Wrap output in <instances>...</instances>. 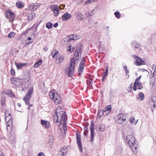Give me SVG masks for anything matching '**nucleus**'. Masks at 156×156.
<instances>
[{
	"label": "nucleus",
	"mask_w": 156,
	"mask_h": 156,
	"mask_svg": "<svg viewBox=\"0 0 156 156\" xmlns=\"http://www.w3.org/2000/svg\"><path fill=\"white\" fill-rule=\"evenodd\" d=\"M115 17L118 19H119L121 16V14L119 12L117 11L114 13Z\"/></svg>",
	"instance_id": "2f4dec72"
},
{
	"label": "nucleus",
	"mask_w": 156,
	"mask_h": 156,
	"mask_svg": "<svg viewBox=\"0 0 156 156\" xmlns=\"http://www.w3.org/2000/svg\"><path fill=\"white\" fill-rule=\"evenodd\" d=\"M52 55L53 57L54 58L55 57V55H56L54 53V51H53L52 52Z\"/></svg>",
	"instance_id": "680f3d73"
},
{
	"label": "nucleus",
	"mask_w": 156,
	"mask_h": 156,
	"mask_svg": "<svg viewBox=\"0 0 156 156\" xmlns=\"http://www.w3.org/2000/svg\"><path fill=\"white\" fill-rule=\"evenodd\" d=\"M6 125H7V129L8 131V127L10 126H12V119L11 118H9L8 122L6 123Z\"/></svg>",
	"instance_id": "4be33fe9"
},
{
	"label": "nucleus",
	"mask_w": 156,
	"mask_h": 156,
	"mask_svg": "<svg viewBox=\"0 0 156 156\" xmlns=\"http://www.w3.org/2000/svg\"><path fill=\"white\" fill-rule=\"evenodd\" d=\"M35 14L34 12H32L31 13H30L28 16L27 20L28 21H31L33 19L35 16Z\"/></svg>",
	"instance_id": "f3484780"
},
{
	"label": "nucleus",
	"mask_w": 156,
	"mask_h": 156,
	"mask_svg": "<svg viewBox=\"0 0 156 156\" xmlns=\"http://www.w3.org/2000/svg\"><path fill=\"white\" fill-rule=\"evenodd\" d=\"M5 99L4 98H2L1 100V105L2 106H3L5 105Z\"/></svg>",
	"instance_id": "f704fd0d"
},
{
	"label": "nucleus",
	"mask_w": 156,
	"mask_h": 156,
	"mask_svg": "<svg viewBox=\"0 0 156 156\" xmlns=\"http://www.w3.org/2000/svg\"><path fill=\"white\" fill-rule=\"evenodd\" d=\"M76 17L78 20H82L84 18V15L80 13H78L76 16Z\"/></svg>",
	"instance_id": "b1692460"
},
{
	"label": "nucleus",
	"mask_w": 156,
	"mask_h": 156,
	"mask_svg": "<svg viewBox=\"0 0 156 156\" xmlns=\"http://www.w3.org/2000/svg\"><path fill=\"white\" fill-rule=\"evenodd\" d=\"M83 46L82 44L79 46H77L76 48V54H78V53L79 54V53H80V54H81L83 51Z\"/></svg>",
	"instance_id": "a211bd4d"
},
{
	"label": "nucleus",
	"mask_w": 156,
	"mask_h": 156,
	"mask_svg": "<svg viewBox=\"0 0 156 156\" xmlns=\"http://www.w3.org/2000/svg\"><path fill=\"white\" fill-rule=\"evenodd\" d=\"M69 48H67V49L68 51H70V52H71L72 51V50H71V46H69Z\"/></svg>",
	"instance_id": "4d7b16f0"
},
{
	"label": "nucleus",
	"mask_w": 156,
	"mask_h": 156,
	"mask_svg": "<svg viewBox=\"0 0 156 156\" xmlns=\"http://www.w3.org/2000/svg\"><path fill=\"white\" fill-rule=\"evenodd\" d=\"M54 50L55 51V53H54V54H55L56 55L57 54H58V51L55 50Z\"/></svg>",
	"instance_id": "774afa93"
},
{
	"label": "nucleus",
	"mask_w": 156,
	"mask_h": 156,
	"mask_svg": "<svg viewBox=\"0 0 156 156\" xmlns=\"http://www.w3.org/2000/svg\"><path fill=\"white\" fill-rule=\"evenodd\" d=\"M33 90L30 89L26 96L23 98V100L26 104H29V101L30 99Z\"/></svg>",
	"instance_id": "1a4fd4ad"
},
{
	"label": "nucleus",
	"mask_w": 156,
	"mask_h": 156,
	"mask_svg": "<svg viewBox=\"0 0 156 156\" xmlns=\"http://www.w3.org/2000/svg\"><path fill=\"white\" fill-rule=\"evenodd\" d=\"M33 4L34 5V6L36 7L37 8L39 7L41 5L40 3H33Z\"/></svg>",
	"instance_id": "a18cd8bd"
},
{
	"label": "nucleus",
	"mask_w": 156,
	"mask_h": 156,
	"mask_svg": "<svg viewBox=\"0 0 156 156\" xmlns=\"http://www.w3.org/2000/svg\"><path fill=\"white\" fill-rule=\"evenodd\" d=\"M156 68V65L155 64H153L152 66V70Z\"/></svg>",
	"instance_id": "6e6d98bb"
},
{
	"label": "nucleus",
	"mask_w": 156,
	"mask_h": 156,
	"mask_svg": "<svg viewBox=\"0 0 156 156\" xmlns=\"http://www.w3.org/2000/svg\"><path fill=\"white\" fill-rule=\"evenodd\" d=\"M87 85L90 87H91L92 84V80L91 81H89L88 80H87Z\"/></svg>",
	"instance_id": "4c0bfd02"
},
{
	"label": "nucleus",
	"mask_w": 156,
	"mask_h": 156,
	"mask_svg": "<svg viewBox=\"0 0 156 156\" xmlns=\"http://www.w3.org/2000/svg\"><path fill=\"white\" fill-rule=\"evenodd\" d=\"M132 57L134 58H136V59H137V58H139L138 57L136 56L135 55H132Z\"/></svg>",
	"instance_id": "bf43d9fd"
},
{
	"label": "nucleus",
	"mask_w": 156,
	"mask_h": 156,
	"mask_svg": "<svg viewBox=\"0 0 156 156\" xmlns=\"http://www.w3.org/2000/svg\"><path fill=\"white\" fill-rule=\"evenodd\" d=\"M75 62L74 59H71L70 61L69 67L68 68V75L69 77H72L74 73Z\"/></svg>",
	"instance_id": "20e7f679"
},
{
	"label": "nucleus",
	"mask_w": 156,
	"mask_h": 156,
	"mask_svg": "<svg viewBox=\"0 0 156 156\" xmlns=\"http://www.w3.org/2000/svg\"><path fill=\"white\" fill-rule=\"evenodd\" d=\"M123 117L124 115L123 114H119L116 117V122L118 123L121 124L123 121H126V118H123Z\"/></svg>",
	"instance_id": "9d476101"
},
{
	"label": "nucleus",
	"mask_w": 156,
	"mask_h": 156,
	"mask_svg": "<svg viewBox=\"0 0 156 156\" xmlns=\"http://www.w3.org/2000/svg\"><path fill=\"white\" fill-rule=\"evenodd\" d=\"M85 59L84 57L82 58L78 68V73L79 75H80L83 72L85 66Z\"/></svg>",
	"instance_id": "423d86ee"
},
{
	"label": "nucleus",
	"mask_w": 156,
	"mask_h": 156,
	"mask_svg": "<svg viewBox=\"0 0 156 156\" xmlns=\"http://www.w3.org/2000/svg\"><path fill=\"white\" fill-rule=\"evenodd\" d=\"M59 109V111L61 113H63V112H62V109L60 108V107H59V108H57V109Z\"/></svg>",
	"instance_id": "5fc2aeb1"
},
{
	"label": "nucleus",
	"mask_w": 156,
	"mask_h": 156,
	"mask_svg": "<svg viewBox=\"0 0 156 156\" xmlns=\"http://www.w3.org/2000/svg\"><path fill=\"white\" fill-rule=\"evenodd\" d=\"M76 135L77 143L78 145V148L80 151L81 152L83 151V149L81 141V136L80 134L77 132H76Z\"/></svg>",
	"instance_id": "0eeeda50"
},
{
	"label": "nucleus",
	"mask_w": 156,
	"mask_h": 156,
	"mask_svg": "<svg viewBox=\"0 0 156 156\" xmlns=\"http://www.w3.org/2000/svg\"><path fill=\"white\" fill-rule=\"evenodd\" d=\"M94 124L93 121H92L90 122V141L92 142L94 140Z\"/></svg>",
	"instance_id": "6e6552de"
},
{
	"label": "nucleus",
	"mask_w": 156,
	"mask_h": 156,
	"mask_svg": "<svg viewBox=\"0 0 156 156\" xmlns=\"http://www.w3.org/2000/svg\"><path fill=\"white\" fill-rule=\"evenodd\" d=\"M15 64L18 69H21L27 65L26 63H18L16 62H15Z\"/></svg>",
	"instance_id": "2eb2a0df"
},
{
	"label": "nucleus",
	"mask_w": 156,
	"mask_h": 156,
	"mask_svg": "<svg viewBox=\"0 0 156 156\" xmlns=\"http://www.w3.org/2000/svg\"><path fill=\"white\" fill-rule=\"evenodd\" d=\"M10 118H11V117L10 114L5 113V121H6L7 120V119H8L9 120Z\"/></svg>",
	"instance_id": "473e14b6"
},
{
	"label": "nucleus",
	"mask_w": 156,
	"mask_h": 156,
	"mask_svg": "<svg viewBox=\"0 0 156 156\" xmlns=\"http://www.w3.org/2000/svg\"><path fill=\"white\" fill-rule=\"evenodd\" d=\"M105 112H106V111L105 110H101L100 111L98 112V115L100 117H101Z\"/></svg>",
	"instance_id": "cd10ccee"
},
{
	"label": "nucleus",
	"mask_w": 156,
	"mask_h": 156,
	"mask_svg": "<svg viewBox=\"0 0 156 156\" xmlns=\"http://www.w3.org/2000/svg\"><path fill=\"white\" fill-rule=\"evenodd\" d=\"M79 59V54H76V52L75 51V54L74 55V58H72L71 59H74V62H75L76 61V60H77Z\"/></svg>",
	"instance_id": "c85d7f7f"
},
{
	"label": "nucleus",
	"mask_w": 156,
	"mask_h": 156,
	"mask_svg": "<svg viewBox=\"0 0 156 156\" xmlns=\"http://www.w3.org/2000/svg\"><path fill=\"white\" fill-rule=\"evenodd\" d=\"M38 27V26H37L36 25H34L33 26L32 28H36V29Z\"/></svg>",
	"instance_id": "338daca9"
},
{
	"label": "nucleus",
	"mask_w": 156,
	"mask_h": 156,
	"mask_svg": "<svg viewBox=\"0 0 156 156\" xmlns=\"http://www.w3.org/2000/svg\"><path fill=\"white\" fill-rule=\"evenodd\" d=\"M57 119V118L56 117V116L54 115L53 118L54 121H55L56 122V120Z\"/></svg>",
	"instance_id": "052dcab7"
},
{
	"label": "nucleus",
	"mask_w": 156,
	"mask_h": 156,
	"mask_svg": "<svg viewBox=\"0 0 156 156\" xmlns=\"http://www.w3.org/2000/svg\"><path fill=\"white\" fill-rule=\"evenodd\" d=\"M106 75H104L103 77H102V81H104L105 79V77H106Z\"/></svg>",
	"instance_id": "e2e57ef3"
},
{
	"label": "nucleus",
	"mask_w": 156,
	"mask_h": 156,
	"mask_svg": "<svg viewBox=\"0 0 156 156\" xmlns=\"http://www.w3.org/2000/svg\"><path fill=\"white\" fill-rule=\"evenodd\" d=\"M16 35V34L13 32H11L7 35V37L9 38H12L14 37Z\"/></svg>",
	"instance_id": "bb28decb"
},
{
	"label": "nucleus",
	"mask_w": 156,
	"mask_h": 156,
	"mask_svg": "<svg viewBox=\"0 0 156 156\" xmlns=\"http://www.w3.org/2000/svg\"><path fill=\"white\" fill-rule=\"evenodd\" d=\"M10 73L12 75L14 76L15 74V70L13 69H11L10 70Z\"/></svg>",
	"instance_id": "c03bdc74"
},
{
	"label": "nucleus",
	"mask_w": 156,
	"mask_h": 156,
	"mask_svg": "<svg viewBox=\"0 0 156 156\" xmlns=\"http://www.w3.org/2000/svg\"><path fill=\"white\" fill-rule=\"evenodd\" d=\"M38 156H45L44 154L42 152H40L38 154Z\"/></svg>",
	"instance_id": "864d4df0"
},
{
	"label": "nucleus",
	"mask_w": 156,
	"mask_h": 156,
	"mask_svg": "<svg viewBox=\"0 0 156 156\" xmlns=\"http://www.w3.org/2000/svg\"><path fill=\"white\" fill-rule=\"evenodd\" d=\"M5 17L9 20L10 22H12L15 20V14L11 10H8L5 12Z\"/></svg>",
	"instance_id": "7ed1b4c3"
},
{
	"label": "nucleus",
	"mask_w": 156,
	"mask_h": 156,
	"mask_svg": "<svg viewBox=\"0 0 156 156\" xmlns=\"http://www.w3.org/2000/svg\"><path fill=\"white\" fill-rule=\"evenodd\" d=\"M135 119L134 117H132L129 120V122L133 124L134 123V124L136 125L137 123V121L138 120H137L136 123H135Z\"/></svg>",
	"instance_id": "c756f323"
},
{
	"label": "nucleus",
	"mask_w": 156,
	"mask_h": 156,
	"mask_svg": "<svg viewBox=\"0 0 156 156\" xmlns=\"http://www.w3.org/2000/svg\"><path fill=\"white\" fill-rule=\"evenodd\" d=\"M41 123L42 125H44V127L47 129H48L50 127V123L48 121L41 119Z\"/></svg>",
	"instance_id": "f8f14e48"
},
{
	"label": "nucleus",
	"mask_w": 156,
	"mask_h": 156,
	"mask_svg": "<svg viewBox=\"0 0 156 156\" xmlns=\"http://www.w3.org/2000/svg\"><path fill=\"white\" fill-rule=\"evenodd\" d=\"M136 63L137 64L136 65L140 66L144 64L145 62L144 60H143L142 58L139 57L138 58H137V59H136Z\"/></svg>",
	"instance_id": "dca6fc26"
},
{
	"label": "nucleus",
	"mask_w": 156,
	"mask_h": 156,
	"mask_svg": "<svg viewBox=\"0 0 156 156\" xmlns=\"http://www.w3.org/2000/svg\"><path fill=\"white\" fill-rule=\"evenodd\" d=\"M42 61L41 59L39 60L37 62L35 63L33 67L34 68L38 67L41 64Z\"/></svg>",
	"instance_id": "6ab92c4d"
},
{
	"label": "nucleus",
	"mask_w": 156,
	"mask_h": 156,
	"mask_svg": "<svg viewBox=\"0 0 156 156\" xmlns=\"http://www.w3.org/2000/svg\"><path fill=\"white\" fill-rule=\"evenodd\" d=\"M52 24L50 22L47 23L46 24V27L48 29H50L52 27Z\"/></svg>",
	"instance_id": "72a5a7b5"
},
{
	"label": "nucleus",
	"mask_w": 156,
	"mask_h": 156,
	"mask_svg": "<svg viewBox=\"0 0 156 156\" xmlns=\"http://www.w3.org/2000/svg\"><path fill=\"white\" fill-rule=\"evenodd\" d=\"M88 77L89 78V79L90 80L89 81H91V80H93L91 78V76L90 75H89L88 76Z\"/></svg>",
	"instance_id": "0e129e2a"
},
{
	"label": "nucleus",
	"mask_w": 156,
	"mask_h": 156,
	"mask_svg": "<svg viewBox=\"0 0 156 156\" xmlns=\"http://www.w3.org/2000/svg\"><path fill=\"white\" fill-rule=\"evenodd\" d=\"M112 109V107L111 105H108V106L107 107V108L106 109H104V110H105V111H110V112H111Z\"/></svg>",
	"instance_id": "ea45409f"
},
{
	"label": "nucleus",
	"mask_w": 156,
	"mask_h": 156,
	"mask_svg": "<svg viewBox=\"0 0 156 156\" xmlns=\"http://www.w3.org/2000/svg\"><path fill=\"white\" fill-rule=\"evenodd\" d=\"M108 67H106V69L105 70V72L104 73V75H106V76H107L108 74Z\"/></svg>",
	"instance_id": "8fccbe9b"
},
{
	"label": "nucleus",
	"mask_w": 156,
	"mask_h": 156,
	"mask_svg": "<svg viewBox=\"0 0 156 156\" xmlns=\"http://www.w3.org/2000/svg\"><path fill=\"white\" fill-rule=\"evenodd\" d=\"M74 40L73 35H71L69 36L68 38H65L64 41L68 43L69 40Z\"/></svg>",
	"instance_id": "393cba45"
},
{
	"label": "nucleus",
	"mask_w": 156,
	"mask_h": 156,
	"mask_svg": "<svg viewBox=\"0 0 156 156\" xmlns=\"http://www.w3.org/2000/svg\"><path fill=\"white\" fill-rule=\"evenodd\" d=\"M89 123L88 122L85 123L84 124V128H87L88 129Z\"/></svg>",
	"instance_id": "3c124183"
},
{
	"label": "nucleus",
	"mask_w": 156,
	"mask_h": 156,
	"mask_svg": "<svg viewBox=\"0 0 156 156\" xmlns=\"http://www.w3.org/2000/svg\"><path fill=\"white\" fill-rule=\"evenodd\" d=\"M135 140V137L132 135H129L126 136V141L129 146L134 153L136 152V150L137 148V145Z\"/></svg>",
	"instance_id": "f257e3e1"
},
{
	"label": "nucleus",
	"mask_w": 156,
	"mask_h": 156,
	"mask_svg": "<svg viewBox=\"0 0 156 156\" xmlns=\"http://www.w3.org/2000/svg\"><path fill=\"white\" fill-rule=\"evenodd\" d=\"M16 5L18 8L20 9L23 8V4L22 2L19 1L16 2Z\"/></svg>",
	"instance_id": "aec40b11"
},
{
	"label": "nucleus",
	"mask_w": 156,
	"mask_h": 156,
	"mask_svg": "<svg viewBox=\"0 0 156 156\" xmlns=\"http://www.w3.org/2000/svg\"><path fill=\"white\" fill-rule=\"evenodd\" d=\"M131 45L132 47L135 48H138L140 46V43L135 41H132L131 43Z\"/></svg>",
	"instance_id": "4468645a"
},
{
	"label": "nucleus",
	"mask_w": 156,
	"mask_h": 156,
	"mask_svg": "<svg viewBox=\"0 0 156 156\" xmlns=\"http://www.w3.org/2000/svg\"><path fill=\"white\" fill-rule=\"evenodd\" d=\"M50 98L53 99L55 103L57 104L60 103L61 101V98L60 96L58 94H55L51 92L50 94Z\"/></svg>",
	"instance_id": "39448f33"
},
{
	"label": "nucleus",
	"mask_w": 156,
	"mask_h": 156,
	"mask_svg": "<svg viewBox=\"0 0 156 156\" xmlns=\"http://www.w3.org/2000/svg\"><path fill=\"white\" fill-rule=\"evenodd\" d=\"M99 129L101 131L103 132L105 130V127L103 126H101L99 127Z\"/></svg>",
	"instance_id": "de8ad7c7"
},
{
	"label": "nucleus",
	"mask_w": 156,
	"mask_h": 156,
	"mask_svg": "<svg viewBox=\"0 0 156 156\" xmlns=\"http://www.w3.org/2000/svg\"><path fill=\"white\" fill-rule=\"evenodd\" d=\"M141 76H140L139 77L136 78L135 79V81L134 83H136L137 82H139L138 81L141 79Z\"/></svg>",
	"instance_id": "37998d69"
},
{
	"label": "nucleus",
	"mask_w": 156,
	"mask_h": 156,
	"mask_svg": "<svg viewBox=\"0 0 156 156\" xmlns=\"http://www.w3.org/2000/svg\"><path fill=\"white\" fill-rule=\"evenodd\" d=\"M154 72L152 73V74H153L152 77H153L154 75H156V69H154L153 70Z\"/></svg>",
	"instance_id": "603ef678"
},
{
	"label": "nucleus",
	"mask_w": 156,
	"mask_h": 156,
	"mask_svg": "<svg viewBox=\"0 0 156 156\" xmlns=\"http://www.w3.org/2000/svg\"><path fill=\"white\" fill-rule=\"evenodd\" d=\"M67 151V149L66 147H64L61 150V151L62 154L63 156H66Z\"/></svg>",
	"instance_id": "5701e85b"
},
{
	"label": "nucleus",
	"mask_w": 156,
	"mask_h": 156,
	"mask_svg": "<svg viewBox=\"0 0 156 156\" xmlns=\"http://www.w3.org/2000/svg\"><path fill=\"white\" fill-rule=\"evenodd\" d=\"M44 49L45 51H47L48 50V48L46 47H44Z\"/></svg>",
	"instance_id": "69168bd1"
},
{
	"label": "nucleus",
	"mask_w": 156,
	"mask_h": 156,
	"mask_svg": "<svg viewBox=\"0 0 156 156\" xmlns=\"http://www.w3.org/2000/svg\"><path fill=\"white\" fill-rule=\"evenodd\" d=\"M137 86L138 85V89H141L143 88V86L142 85V83L141 82H137L136 83Z\"/></svg>",
	"instance_id": "e433bc0d"
},
{
	"label": "nucleus",
	"mask_w": 156,
	"mask_h": 156,
	"mask_svg": "<svg viewBox=\"0 0 156 156\" xmlns=\"http://www.w3.org/2000/svg\"><path fill=\"white\" fill-rule=\"evenodd\" d=\"M84 130L83 135L84 136H87L89 132L88 129L87 128H84Z\"/></svg>",
	"instance_id": "c9c22d12"
},
{
	"label": "nucleus",
	"mask_w": 156,
	"mask_h": 156,
	"mask_svg": "<svg viewBox=\"0 0 156 156\" xmlns=\"http://www.w3.org/2000/svg\"><path fill=\"white\" fill-rule=\"evenodd\" d=\"M55 113L56 115V117L57 118V119L56 120V122H58V118L59 117H60V122H61L66 121L67 120V116L66 112H64L62 113L59 111V109L58 108L56 110Z\"/></svg>",
	"instance_id": "f03ea898"
},
{
	"label": "nucleus",
	"mask_w": 156,
	"mask_h": 156,
	"mask_svg": "<svg viewBox=\"0 0 156 156\" xmlns=\"http://www.w3.org/2000/svg\"><path fill=\"white\" fill-rule=\"evenodd\" d=\"M137 84L136 83H134L133 84V89L134 91H136V87H137Z\"/></svg>",
	"instance_id": "49530a36"
},
{
	"label": "nucleus",
	"mask_w": 156,
	"mask_h": 156,
	"mask_svg": "<svg viewBox=\"0 0 156 156\" xmlns=\"http://www.w3.org/2000/svg\"><path fill=\"white\" fill-rule=\"evenodd\" d=\"M94 15L93 13V11H92L91 12H88V13H87L86 14V16L87 17H88L89 16H91Z\"/></svg>",
	"instance_id": "79ce46f5"
},
{
	"label": "nucleus",
	"mask_w": 156,
	"mask_h": 156,
	"mask_svg": "<svg viewBox=\"0 0 156 156\" xmlns=\"http://www.w3.org/2000/svg\"><path fill=\"white\" fill-rule=\"evenodd\" d=\"M144 98V95L142 92H140L139 94V97L137 98L138 100L141 101L143 100Z\"/></svg>",
	"instance_id": "a878e982"
},
{
	"label": "nucleus",
	"mask_w": 156,
	"mask_h": 156,
	"mask_svg": "<svg viewBox=\"0 0 156 156\" xmlns=\"http://www.w3.org/2000/svg\"><path fill=\"white\" fill-rule=\"evenodd\" d=\"M11 82L15 85L16 86L19 87L21 83V80L16 77H13L11 79Z\"/></svg>",
	"instance_id": "9b49d317"
},
{
	"label": "nucleus",
	"mask_w": 156,
	"mask_h": 156,
	"mask_svg": "<svg viewBox=\"0 0 156 156\" xmlns=\"http://www.w3.org/2000/svg\"><path fill=\"white\" fill-rule=\"evenodd\" d=\"M123 67L124 69L126 74L127 75V74L129 73V71L127 69V66L126 65L125 66H123Z\"/></svg>",
	"instance_id": "58836bf2"
},
{
	"label": "nucleus",
	"mask_w": 156,
	"mask_h": 156,
	"mask_svg": "<svg viewBox=\"0 0 156 156\" xmlns=\"http://www.w3.org/2000/svg\"><path fill=\"white\" fill-rule=\"evenodd\" d=\"M71 17V15L67 12H66L62 16V18L63 21H66L68 20Z\"/></svg>",
	"instance_id": "ddd939ff"
},
{
	"label": "nucleus",
	"mask_w": 156,
	"mask_h": 156,
	"mask_svg": "<svg viewBox=\"0 0 156 156\" xmlns=\"http://www.w3.org/2000/svg\"><path fill=\"white\" fill-rule=\"evenodd\" d=\"M58 26V23H56L53 25V26L55 27H57Z\"/></svg>",
	"instance_id": "13d9d810"
},
{
	"label": "nucleus",
	"mask_w": 156,
	"mask_h": 156,
	"mask_svg": "<svg viewBox=\"0 0 156 156\" xmlns=\"http://www.w3.org/2000/svg\"><path fill=\"white\" fill-rule=\"evenodd\" d=\"M61 123L62 124L64 128L66 127V121L61 122Z\"/></svg>",
	"instance_id": "09e8293b"
},
{
	"label": "nucleus",
	"mask_w": 156,
	"mask_h": 156,
	"mask_svg": "<svg viewBox=\"0 0 156 156\" xmlns=\"http://www.w3.org/2000/svg\"><path fill=\"white\" fill-rule=\"evenodd\" d=\"M29 8L32 11L35 10L37 9L36 7L34 6L33 4L30 5Z\"/></svg>",
	"instance_id": "7c9ffc66"
},
{
	"label": "nucleus",
	"mask_w": 156,
	"mask_h": 156,
	"mask_svg": "<svg viewBox=\"0 0 156 156\" xmlns=\"http://www.w3.org/2000/svg\"><path fill=\"white\" fill-rule=\"evenodd\" d=\"M54 15L55 16H57L59 14V10L57 7H54L53 9Z\"/></svg>",
	"instance_id": "412c9836"
},
{
	"label": "nucleus",
	"mask_w": 156,
	"mask_h": 156,
	"mask_svg": "<svg viewBox=\"0 0 156 156\" xmlns=\"http://www.w3.org/2000/svg\"><path fill=\"white\" fill-rule=\"evenodd\" d=\"M64 57L62 56H59L57 58V60L58 59L59 60V62L60 63L64 59Z\"/></svg>",
	"instance_id": "a19ab883"
}]
</instances>
